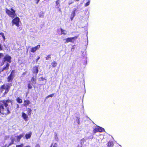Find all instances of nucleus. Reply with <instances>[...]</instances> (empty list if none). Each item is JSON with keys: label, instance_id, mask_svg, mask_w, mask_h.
Masks as SVG:
<instances>
[{"label": "nucleus", "instance_id": "obj_9", "mask_svg": "<svg viewBox=\"0 0 147 147\" xmlns=\"http://www.w3.org/2000/svg\"><path fill=\"white\" fill-rule=\"evenodd\" d=\"M30 103L31 102L30 100L28 99H26L24 100L23 105L24 107H27V106H29Z\"/></svg>", "mask_w": 147, "mask_h": 147}, {"label": "nucleus", "instance_id": "obj_1", "mask_svg": "<svg viewBox=\"0 0 147 147\" xmlns=\"http://www.w3.org/2000/svg\"><path fill=\"white\" fill-rule=\"evenodd\" d=\"M10 112L8 107L5 108V105L0 101V113L6 115Z\"/></svg>", "mask_w": 147, "mask_h": 147}, {"label": "nucleus", "instance_id": "obj_42", "mask_svg": "<svg viewBox=\"0 0 147 147\" xmlns=\"http://www.w3.org/2000/svg\"><path fill=\"white\" fill-rule=\"evenodd\" d=\"M74 3V2H69L68 3V4L69 5L73 3Z\"/></svg>", "mask_w": 147, "mask_h": 147}, {"label": "nucleus", "instance_id": "obj_31", "mask_svg": "<svg viewBox=\"0 0 147 147\" xmlns=\"http://www.w3.org/2000/svg\"><path fill=\"white\" fill-rule=\"evenodd\" d=\"M15 73V70H13L11 71V73L10 74L14 76Z\"/></svg>", "mask_w": 147, "mask_h": 147}, {"label": "nucleus", "instance_id": "obj_14", "mask_svg": "<svg viewBox=\"0 0 147 147\" xmlns=\"http://www.w3.org/2000/svg\"><path fill=\"white\" fill-rule=\"evenodd\" d=\"M14 77L13 76L10 74L7 77V81L8 82H12Z\"/></svg>", "mask_w": 147, "mask_h": 147}, {"label": "nucleus", "instance_id": "obj_40", "mask_svg": "<svg viewBox=\"0 0 147 147\" xmlns=\"http://www.w3.org/2000/svg\"><path fill=\"white\" fill-rule=\"evenodd\" d=\"M13 142H14V141H13V140H11V142L10 144H9V145H11L13 144Z\"/></svg>", "mask_w": 147, "mask_h": 147}, {"label": "nucleus", "instance_id": "obj_17", "mask_svg": "<svg viewBox=\"0 0 147 147\" xmlns=\"http://www.w3.org/2000/svg\"><path fill=\"white\" fill-rule=\"evenodd\" d=\"M31 135L32 133L31 132H30L28 134H26L25 135V137L26 139H28L30 138L31 137Z\"/></svg>", "mask_w": 147, "mask_h": 147}, {"label": "nucleus", "instance_id": "obj_35", "mask_svg": "<svg viewBox=\"0 0 147 147\" xmlns=\"http://www.w3.org/2000/svg\"><path fill=\"white\" fill-rule=\"evenodd\" d=\"M90 1H88V2H87L85 4V6H87L89 5L90 4Z\"/></svg>", "mask_w": 147, "mask_h": 147}, {"label": "nucleus", "instance_id": "obj_46", "mask_svg": "<svg viewBox=\"0 0 147 147\" xmlns=\"http://www.w3.org/2000/svg\"><path fill=\"white\" fill-rule=\"evenodd\" d=\"M75 0L76 1H79V0Z\"/></svg>", "mask_w": 147, "mask_h": 147}, {"label": "nucleus", "instance_id": "obj_6", "mask_svg": "<svg viewBox=\"0 0 147 147\" xmlns=\"http://www.w3.org/2000/svg\"><path fill=\"white\" fill-rule=\"evenodd\" d=\"M9 64L7 63L5 65H4L2 69L0 71L1 72H3L5 71H7L9 69Z\"/></svg>", "mask_w": 147, "mask_h": 147}, {"label": "nucleus", "instance_id": "obj_19", "mask_svg": "<svg viewBox=\"0 0 147 147\" xmlns=\"http://www.w3.org/2000/svg\"><path fill=\"white\" fill-rule=\"evenodd\" d=\"M113 142L109 141L107 143V146L108 147H113Z\"/></svg>", "mask_w": 147, "mask_h": 147}, {"label": "nucleus", "instance_id": "obj_15", "mask_svg": "<svg viewBox=\"0 0 147 147\" xmlns=\"http://www.w3.org/2000/svg\"><path fill=\"white\" fill-rule=\"evenodd\" d=\"M24 135V134H20L19 136H17L16 137V140L18 142H19L20 141V140L21 139V138L23 137Z\"/></svg>", "mask_w": 147, "mask_h": 147}, {"label": "nucleus", "instance_id": "obj_16", "mask_svg": "<svg viewBox=\"0 0 147 147\" xmlns=\"http://www.w3.org/2000/svg\"><path fill=\"white\" fill-rule=\"evenodd\" d=\"M76 9L74 10L72 12L70 17V19L71 20H72L74 17L75 16V11Z\"/></svg>", "mask_w": 147, "mask_h": 147}, {"label": "nucleus", "instance_id": "obj_38", "mask_svg": "<svg viewBox=\"0 0 147 147\" xmlns=\"http://www.w3.org/2000/svg\"><path fill=\"white\" fill-rule=\"evenodd\" d=\"M34 0L36 1V4H37L38 3L40 0Z\"/></svg>", "mask_w": 147, "mask_h": 147}, {"label": "nucleus", "instance_id": "obj_21", "mask_svg": "<svg viewBox=\"0 0 147 147\" xmlns=\"http://www.w3.org/2000/svg\"><path fill=\"white\" fill-rule=\"evenodd\" d=\"M57 63L55 61H54L53 62L51 63V65L52 67H55L57 65Z\"/></svg>", "mask_w": 147, "mask_h": 147}, {"label": "nucleus", "instance_id": "obj_34", "mask_svg": "<svg viewBox=\"0 0 147 147\" xmlns=\"http://www.w3.org/2000/svg\"><path fill=\"white\" fill-rule=\"evenodd\" d=\"M51 58V55H48L46 57H45V59L46 60H48L49 59H50Z\"/></svg>", "mask_w": 147, "mask_h": 147}, {"label": "nucleus", "instance_id": "obj_20", "mask_svg": "<svg viewBox=\"0 0 147 147\" xmlns=\"http://www.w3.org/2000/svg\"><path fill=\"white\" fill-rule=\"evenodd\" d=\"M16 100L17 102L18 103L20 104L22 102V100L19 97L17 98L16 99Z\"/></svg>", "mask_w": 147, "mask_h": 147}, {"label": "nucleus", "instance_id": "obj_23", "mask_svg": "<svg viewBox=\"0 0 147 147\" xmlns=\"http://www.w3.org/2000/svg\"><path fill=\"white\" fill-rule=\"evenodd\" d=\"M60 30L62 34L66 35L67 34V31L65 30L62 29V28H61Z\"/></svg>", "mask_w": 147, "mask_h": 147}, {"label": "nucleus", "instance_id": "obj_43", "mask_svg": "<svg viewBox=\"0 0 147 147\" xmlns=\"http://www.w3.org/2000/svg\"><path fill=\"white\" fill-rule=\"evenodd\" d=\"M42 81H43L45 80V78H43V77H42L40 78Z\"/></svg>", "mask_w": 147, "mask_h": 147}, {"label": "nucleus", "instance_id": "obj_2", "mask_svg": "<svg viewBox=\"0 0 147 147\" xmlns=\"http://www.w3.org/2000/svg\"><path fill=\"white\" fill-rule=\"evenodd\" d=\"M5 12L10 17L13 18L16 16V10L12 8H10L9 9H5Z\"/></svg>", "mask_w": 147, "mask_h": 147}, {"label": "nucleus", "instance_id": "obj_5", "mask_svg": "<svg viewBox=\"0 0 147 147\" xmlns=\"http://www.w3.org/2000/svg\"><path fill=\"white\" fill-rule=\"evenodd\" d=\"M77 37L75 36L74 37L68 38L65 39V43H67L69 42H74V40H76L77 39Z\"/></svg>", "mask_w": 147, "mask_h": 147}, {"label": "nucleus", "instance_id": "obj_32", "mask_svg": "<svg viewBox=\"0 0 147 147\" xmlns=\"http://www.w3.org/2000/svg\"><path fill=\"white\" fill-rule=\"evenodd\" d=\"M28 89H30L32 88V86L31 85L30 83L28 84Z\"/></svg>", "mask_w": 147, "mask_h": 147}, {"label": "nucleus", "instance_id": "obj_7", "mask_svg": "<svg viewBox=\"0 0 147 147\" xmlns=\"http://www.w3.org/2000/svg\"><path fill=\"white\" fill-rule=\"evenodd\" d=\"M4 61H7L9 63L11 62V56L7 55H6L4 58Z\"/></svg>", "mask_w": 147, "mask_h": 147}, {"label": "nucleus", "instance_id": "obj_30", "mask_svg": "<svg viewBox=\"0 0 147 147\" xmlns=\"http://www.w3.org/2000/svg\"><path fill=\"white\" fill-rule=\"evenodd\" d=\"M54 94L53 93V94H52L50 95H49L47 96H46L45 98L47 99L50 97H52L53 96H54Z\"/></svg>", "mask_w": 147, "mask_h": 147}, {"label": "nucleus", "instance_id": "obj_45", "mask_svg": "<svg viewBox=\"0 0 147 147\" xmlns=\"http://www.w3.org/2000/svg\"><path fill=\"white\" fill-rule=\"evenodd\" d=\"M53 143H52V144H51V146H50V147H52V146H53Z\"/></svg>", "mask_w": 147, "mask_h": 147}, {"label": "nucleus", "instance_id": "obj_41", "mask_svg": "<svg viewBox=\"0 0 147 147\" xmlns=\"http://www.w3.org/2000/svg\"><path fill=\"white\" fill-rule=\"evenodd\" d=\"M3 54L2 53H0V59L1 58V57H3Z\"/></svg>", "mask_w": 147, "mask_h": 147}, {"label": "nucleus", "instance_id": "obj_13", "mask_svg": "<svg viewBox=\"0 0 147 147\" xmlns=\"http://www.w3.org/2000/svg\"><path fill=\"white\" fill-rule=\"evenodd\" d=\"M22 117L25 121L28 120V115L24 112H22Z\"/></svg>", "mask_w": 147, "mask_h": 147}, {"label": "nucleus", "instance_id": "obj_33", "mask_svg": "<svg viewBox=\"0 0 147 147\" xmlns=\"http://www.w3.org/2000/svg\"><path fill=\"white\" fill-rule=\"evenodd\" d=\"M44 13H41L39 14V16L40 18H43L44 17Z\"/></svg>", "mask_w": 147, "mask_h": 147}, {"label": "nucleus", "instance_id": "obj_18", "mask_svg": "<svg viewBox=\"0 0 147 147\" xmlns=\"http://www.w3.org/2000/svg\"><path fill=\"white\" fill-rule=\"evenodd\" d=\"M27 114L29 116H30L31 114L32 110L30 108H28L27 109Z\"/></svg>", "mask_w": 147, "mask_h": 147}, {"label": "nucleus", "instance_id": "obj_29", "mask_svg": "<svg viewBox=\"0 0 147 147\" xmlns=\"http://www.w3.org/2000/svg\"><path fill=\"white\" fill-rule=\"evenodd\" d=\"M0 35L3 38V40L4 41H5V37L4 35V34L2 32H0Z\"/></svg>", "mask_w": 147, "mask_h": 147}, {"label": "nucleus", "instance_id": "obj_4", "mask_svg": "<svg viewBox=\"0 0 147 147\" xmlns=\"http://www.w3.org/2000/svg\"><path fill=\"white\" fill-rule=\"evenodd\" d=\"M105 131L104 129L99 126H97L93 130V132L94 133H96L98 132H102Z\"/></svg>", "mask_w": 147, "mask_h": 147}, {"label": "nucleus", "instance_id": "obj_11", "mask_svg": "<svg viewBox=\"0 0 147 147\" xmlns=\"http://www.w3.org/2000/svg\"><path fill=\"white\" fill-rule=\"evenodd\" d=\"M40 47V45H38L34 47H32L30 51L32 53L35 52L37 49Z\"/></svg>", "mask_w": 147, "mask_h": 147}, {"label": "nucleus", "instance_id": "obj_26", "mask_svg": "<svg viewBox=\"0 0 147 147\" xmlns=\"http://www.w3.org/2000/svg\"><path fill=\"white\" fill-rule=\"evenodd\" d=\"M31 81L32 82H35V83H36V77H35L33 76L32 77L31 79Z\"/></svg>", "mask_w": 147, "mask_h": 147}, {"label": "nucleus", "instance_id": "obj_44", "mask_svg": "<svg viewBox=\"0 0 147 147\" xmlns=\"http://www.w3.org/2000/svg\"><path fill=\"white\" fill-rule=\"evenodd\" d=\"M17 108H19V105L18 104H17Z\"/></svg>", "mask_w": 147, "mask_h": 147}, {"label": "nucleus", "instance_id": "obj_25", "mask_svg": "<svg viewBox=\"0 0 147 147\" xmlns=\"http://www.w3.org/2000/svg\"><path fill=\"white\" fill-rule=\"evenodd\" d=\"M23 144H21L20 145H17L16 146V147H23ZM24 147H31V146L29 145H27L26 146H24Z\"/></svg>", "mask_w": 147, "mask_h": 147}, {"label": "nucleus", "instance_id": "obj_8", "mask_svg": "<svg viewBox=\"0 0 147 147\" xmlns=\"http://www.w3.org/2000/svg\"><path fill=\"white\" fill-rule=\"evenodd\" d=\"M0 101L5 105V108L7 107L8 105L7 103L11 102V100L9 99L6 100H0Z\"/></svg>", "mask_w": 147, "mask_h": 147}, {"label": "nucleus", "instance_id": "obj_28", "mask_svg": "<svg viewBox=\"0 0 147 147\" xmlns=\"http://www.w3.org/2000/svg\"><path fill=\"white\" fill-rule=\"evenodd\" d=\"M60 2V0H57L55 1V3L56 6H59L60 5L59 4Z\"/></svg>", "mask_w": 147, "mask_h": 147}, {"label": "nucleus", "instance_id": "obj_24", "mask_svg": "<svg viewBox=\"0 0 147 147\" xmlns=\"http://www.w3.org/2000/svg\"><path fill=\"white\" fill-rule=\"evenodd\" d=\"M80 118L78 117H76V121L79 125H80Z\"/></svg>", "mask_w": 147, "mask_h": 147}, {"label": "nucleus", "instance_id": "obj_27", "mask_svg": "<svg viewBox=\"0 0 147 147\" xmlns=\"http://www.w3.org/2000/svg\"><path fill=\"white\" fill-rule=\"evenodd\" d=\"M81 141L80 142V143L81 144V146H79V145H78L77 147H82V143H84L85 141V140L84 138H83L81 140Z\"/></svg>", "mask_w": 147, "mask_h": 147}, {"label": "nucleus", "instance_id": "obj_3", "mask_svg": "<svg viewBox=\"0 0 147 147\" xmlns=\"http://www.w3.org/2000/svg\"><path fill=\"white\" fill-rule=\"evenodd\" d=\"M20 22V19L18 17H16L13 19L11 21L12 26L16 25L17 27L19 26V22Z\"/></svg>", "mask_w": 147, "mask_h": 147}, {"label": "nucleus", "instance_id": "obj_39", "mask_svg": "<svg viewBox=\"0 0 147 147\" xmlns=\"http://www.w3.org/2000/svg\"><path fill=\"white\" fill-rule=\"evenodd\" d=\"M35 147H40V145L39 144H36Z\"/></svg>", "mask_w": 147, "mask_h": 147}, {"label": "nucleus", "instance_id": "obj_12", "mask_svg": "<svg viewBox=\"0 0 147 147\" xmlns=\"http://www.w3.org/2000/svg\"><path fill=\"white\" fill-rule=\"evenodd\" d=\"M11 86V84H7L6 85V87L5 88V92L3 93V95H5V94H6L9 91V89L10 88V86Z\"/></svg>", "mask_w": 147, "mask_h": 147}, {"label": "nucleus", "instance_id": "obj_36", "mask_svg": "<svg viewBox=\"0 0 147 147\" xmlns=\"http://www.w3.org/2000/svg\"><path fill=\"white\" fill-rule=\"evenodd\" d=\"M58 145L57 143H55L53 147H57Z\"/></svg>", "mask_w": 147, "mask_h": 147}, {"label": "nucleus", "instance_id": "obj_22", "mask_svg": "<svg viewBox=\"0 0 147 147\" xmlns=\"http://www.w3.org/2000/svg\"><path fill=\"white\" fill-rule=\"evenodd\" d=\"M5 86V84H4L2 85L0 87V95L3 92V89L4 88Z\"/></svg>", "mask_w": 147, "mask_h": 147}, {"label": "nucleus", "instance_id": "obj_10", "mask_svg": "<svg viewBox=\"0 0 147 147\" xmlns=\"http://www.w3.org/2000/svg\"><path fill=\"white\" fill-rule=\"evenodd\" d=\"M32 73L37 75L38 72V69L37 66L33 67L32 71Z\"/></svg>", "mask_w": 147, "mask_h": 147}, {"label": "nucleus", "instance_id": "obj_37", "mask_svg": "<svg viewBox=\"0 0 147 147\" xmlns=\"http://www.w3.org/2000/svg\"><path fill=\"white\" fill-rule=\"evenodd\" d=\"M40 59V57L39 56H38L36 60V62H37L38 60Z\"/></svg>", "mask_w": 147, "mask_h": 147}]
</instances>
